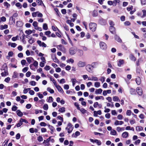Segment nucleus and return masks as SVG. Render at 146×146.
I'll use <instances>...</instances> for the list:
<instances>
[{
    "label": "nucleus",
    "mask_w": 146,
    "mask_h": 146,
    "mask_svg": "<svg viewBox=\"0 0 146 146\" xmlns=\"http://www.w3.org/2000/svg\"><path fill=\"white\" fill-rule=\"evenodd\" d=\"M74 128V126L70 123H69L67 125V127L66 128V129L68 131V133H70L72 132Z\"/></svg>",
    "instance_id": "nucleus-1"
},
{
    "label": "nucleus",
    "mask_w": 146,
    "mask_h": 146,
    "mask_svg": "<svg viewBox=\"0 0 146 146\" xmlns=\"http://www.w3.org/2000/svg\"><path fill=\"white\" fill-rule=\"evenodd\" d=\"M89 27L90 30L92 31H94L96 29L97 25L96 23H90Z\"/></svg>",
    "instance_id": "nucleus-2"
},
{
    "label": "nucleus",
    "mask_w": 146,
    "mask_h": 146,
    "mask_svg": "<svg viewBox=\"0 0 146 146\" xmlns=\"http://www.w3.org/2000/svg\"><path fill=\"white\" fill-rule=\"evenodd\" d=\"M100 45L101 49L105 50L107 49V46L105 43L102 42H100Z\"/></svg>",
    "instance_id": "nucleus-3"
},
{
    "label": "nucleus",
    "mask_w": 146,
    "mask_h": 146,
    "mask_svg": "<svg viewBox=\"0 0 146 146\" xmlns=\"http://www.w3.org/2000/svg\"><path fill=\"white\" fill-rule=\"evenodd\" d=\"M86 65V63L84 62L80 61L77 64V66L79 67L82 68L84 67Z\"/></svg>",
    "instance_id": "nucleus-4"
},
{
    "label": "nucleus",
    "mask_w": 146,
    "mask_h": 146,
    "mask_svg": "<svg viewBox=\"0 0 146 146\" xmlns=\"http://www.w3.org/2000/svg\"><path fill=\"white\" fill-rule=\"evenodd\" d=\"M137 92L139 95L141 96L143 94L142 89L140 87H137L136 88Z\"/></svg>",
    "instance_id": "nucleus-5"
},
{
    "label": "nucleus",
    "mask_w": 146,
    "mask_h": 146,
    "mask_svg": "<svg viewBox=\"0 0 146 146\" xmlns=\"http://www.w3.org/2000/svg\"><path fill=\"white\" fill-rule=\"evenodd\" d=\"M124 63V60L123 59H120L118 60L117 62V66L119 67H121Z\"/></svg>",
    "instance_id": "nucleus-6"
},
{
    "label": "nucleus",
    "mask_w": 146,
    "mask_h": 146,
    "mask_svg": "<svg viewBox=\"0 0 146 146\" xmlns=\"http://www.w3.org/2000/svg\"><path fill=\"white\" fill-rule=\"evenodd\" d=\"M37 42L40 46L44 47H46V45L44 43L41 42L40 40H38L37 41Z\"/></svg>",
    "instance_id": "nucleus-7"
},
{
    "label": "nucleus",
    "mask_w": 146,
    "mask_h": 146,
    "mask_svg": "<svg viewBox=\"0 0 146 146\" xmlns=\"http://www.w3.org/2000/svg\"><path fill=\"white\" fill-rule=\"evenodd\" d=\"M55 86L56 88L59 92L62 94H63L64 93L63 90L60 86L57 85Z\"/></svg>",
    "instance_id": "nucleus-8"
},
{
    "label": "nucleus",
    "mask_w": 146,
    "mask_h": 146,
    "mask_svg": "<svg viewBox=\"0 0 146 146\" xmlns=\"http://www.w3.org/2000/svg\"><path fill=\"white\" fill-rule=\"evenodd\" d=\"M124 123V122L122 121H119L117 120H116L114 123V124L115 125H121Z\"/></svg>",
    "instance_id": "nucleus-9"
},
{
    "label": "nucleus",
    "mask_w": 146,
    "mask_h": 146,
    "mask_svg": "<svg viewBox=\"0 0 146 146\" xmlns=\"http://www.w3.org/2000/svg\"><path fill=\"white\" fill-rule=\"evenodd\" d=\"M26 60L29 64H30L34 61V60L32 57H28L26 58Z\"/></svg>",
    "instance_id": "nucleus-10"
},
{
    "label": "nucleus",
    "mask_w": 146,
    "mask_h": 146,
    "mask_svg": "<svg viewBox=\"0 0 146 146\" xmlns=\"http://www.w3.org/2000/svg\"><path fill=\"white\" fill-rule=\"evenodd\" d=\"M76 51L73 48H71L69 50V53L72 55H74L76 53Z\"/></svg>",
    "instance_id": "nucleus-11"
},
{
    "label": "nucleus",
    "mask_w": 146,
    "mask_h": 146,
    "mask_svg": "<svg viewBox=\"0 0 146 146\" xmlns=\"http://www.w3.org/2000/svg\"><path fill=\"white\" fill-rule=\"evenodd\" d=\"M8 72L7 70H4V71L1 73V74L2 77L8 75Z\"/></svg>",
    "instance_id": "nucleus-12"
},
{
    "label": "nucleus",
    "mask_w": 146,
    "mask_h": 146,
    "mask_svg": "<svg viewBox=\"0 0 146 146\" xmlns=\"http://www.w3.org/2000/svg\"><path fill=\"white\" fill-rule=\"evenodd\" d=\"M128 133L127 132L125 131L122 133L121 136L123 138H126L128 136Z\"/></svg>",
    "instance_id": "nucleus-13"
},
{
    "label": "nucleus",
    "mask_w": 146,
    "mask_h": 146,
    "mask_svg": "<svg viewBox=\"0 0 146 146\" xmlns=\"http://www.w3.org/2000/svg\"><path fill=\"white\" fill-rule=\"evenodd\" d=\"M115 29L113 27L110 26V31L111 33L113 34L115 33Z\"/></svg>",
    "instance_id": "nucleus-14"
},
{
    "label": "nucleus",
    "mask_w": 146,
    "mask_h": 146,
    "mask_svg": "<svg viewBox=\"0 0 146 146\" xmlns=\"http://www.w3.org/2000/svg\"><path fill=\"white\" fill-rule=\"evenodd\" d=\"M80 134V132L78 131H76L75 133V134H73L72 135V137H73L76 138L78 136H79Z\"/></svg>",
    "instance_id": "nucleus-15"
},
{
    "label": "nucleus",
    "mask_w": 146,
    "mask_h": 146,
    "mask_svg": "<svg viewBox=\"0 0 146 146\" xmlns=\"http://www.w3.org/2000/svg\"><path fill=\"white\" fill-rule=\"evenodd\" d=\"M102 90L101 88L96 89L95 91V94H100L102 93Z\"/></svg>",
    "instance_id": "nucleus-16"
},
{
    "label": "nucleus",
    "mask_w": 146,
    "mask_h": 146,
    "mask_svg": "<svg viewBox=\"0 0 146 146\" xmlns=\"http://www.w3.org/2000/svg\"><path fill=\"white\" fill-rule=\"evenodd\" d=\"M13 53L12 51H9L8 53V55L6 56V58L7 59H9L10 57L13 56Z\"/></svg>",
    "instance_id": "nucleus-17"
},
{
    "label": "nucleus",
    "mask_w": 146,
    "mask_h": 146,
    "mask_svg": "<svg viewBox=\"0 0 146 146\" xmlns=\"http://www.w3.org/2000/svg\"><path fill=\"white\" fill-rule=\"evenodd\" d=\"M98 64L97 62H94L92 63L91 66L93 68H96L97 67Z\"/></svg>",
    "instance_id": "nucleus-18"
},
{
    "label": "nucleus",
    "mask_w": 146,
    "mask_h": 146,
    "mask_svg": "<svg viewBox=\"0 0 146 146\" xmlns=\"http://www.w3.org/2000/svg\"><path fill=\"white\" fill-rule=\"evenodd\" d=\"M110 134L113 135H117L116 131L113 129L111 130Z\"/></svg>",
    "instance_id": "nucleus-19"
},
{
    "label": "nucleus",
    "mask_w": 146,
    "mask_h": 146,
    "mask_svg": "<svg viewBox=\"0 0 146 146\" xmlns=\"http://www.w3.org/2000/svg\"><path fill=\"white\" fill-rule=\"evenodd\" d=\"M135 81L137 84L138 85L141 83V80L139 77H137L136 78Z\"/></svg>",
    "instance_id": "nucleus-20"
},
{
    "label": "nucleus",
    "mask_w": 146,
    "mask_h": 146,
    "mask_svg": "<svg viewBox=\"0 0 146 146\" xmlns=\"http://www.w3.org/2000/svg\"><path fill=\"white\" fill-rule=\"evenodd\" d=\"M18 76V74L17 72L16 71L14 72L13 74V75L12 76L13 78H17Z\"/></svg>",
    "instance_id": "nucleus-21"
},
{
    "label": "nucleus",
    "mask_w": 146,
    "mask_h": 146,
    "mask_svg": "<svg viewBox=\"0 0 146 146\" xmlns=\"http://www.w3.org/2000/svg\"><path fill=\"white\" fill-rule=\"evenodd\" d=\"M113 100L114 102H119L120 100L119 97L117 96H114L113 98Z\"/></svg>",
    "instance_id": "nucleus-22"
},
{
    "label": "nucleus",
    "mask_w": 146,
    "mask_h": 146,
    "mask_svg": "<svg viewBox=\"0 0 146 146\" xmlns=\"http://www.w3.org/2000/svg\"><path fill=\"white\" fill-rule=\"evenodd\" d=\"M9 45L11 46L13 48L15 47L17 45V44L15 43L9 42L8 43Z\"/></svg>",
    "instance_id": "nucleus-23"
},
{
    "label": "nucleus",
    "mask_w": 146,
    "mask_h": 146,
    "mask_svg": "<svg viewBox=\"0 0 146 146\" xmlns=\"http://www.w3.org/2000/svg\"><path fill=\"white\" fill-rule=\"evenodd\" d=\"M129 58L131 60L134 61H135L136 60V58H135L134 56L131 54L130 55Z\"/></svg>",
    "instance_id": "nucleus-24"
},
{
    "label": "nucleus",
    "mask_w": 146,
    "mask_h": 146,
    "mask_svg": "<svg viewBox=\"0 0 146 146\" xmlns=\"http://www.w3.org/2000/svg\"><path fill=\"white\" fill-rule=\"evenodd\" d=\"M71 81L72 82L73 86H74L75 84L77 82V81L75 78H72L71 79Z\"/></svg>",
    "instance_id": "nucleus-25"
},
{
    "label": "nucleus",
    "mask_w": 146,
    "mask_h": 146,
    "mask_svg": "<svg viewBox=\"0 0 146 146\" xmlns=\"http://www.w3.org/2000/svg\"><path fill=\"white\" fill-rule=\"evenodd\" d=\"M91 66L90 65H88L86 67V69L89 72H92V70L91 69Z\"/></svg>",
    "instance_id": "nucleus-26"
},
{
    "label": "nucleus",
    "mask_w": 146,
    "mask_h": 146,
    "mask_svg": "<svg viewBox=\"0 0 146 146\" xmlns=\"http://www.w3.org/2000/svg\"><path fill=\"white\" fill-rule=\"evenodd\" d=\"M8 28V25H1L0 26V29L1 30L5 29Z\"/></svg>",
    "instance_id": "nucleus-27"
},
{
    "label": "nucleus",
    "mask_w": 146,
    "mask_h": 146,
    "mask_svg": "<svg viewBox=\"0 0 146 146\" xmlns=\"http://www.w3.org/2000/svg\"><path fill=\"white\" fill-rule=\"evenodd\" d=\"M78 55L80 56H82L83 54V52L82 50H78Z\"/></svg>",
    "instance_id": "nucleus-28"
},
{
    "label": "nucleus",
    "mask_w": 146,
    "mask_h": 146,
    "mask_svg": "<svg viewBox=\"0 0 146 146\" xmlns=\"http://www.w3.org/2000/svg\"><path fill=\"white\" fill-rule=\"evenodd\" d=\"M115 40L119 42H121L122 41L120 38L116 35H115Z\"/></svg>",
    "instance_id": "nucleus-29"
},
{
    "label": "nucleus",
    "mask_w": 146,
    "mask_h": 146,
    "mask_svg": "<svg viewBox=\"0 0 146 146\" xmlns=\"http://www.w3.org/2000/svg\"><path fill=\"white\" fill-rule=\"evenodd\" d=\"M17 115L20 117H21L23 115L22 113L19 110H17L16 111Z\"/></svg>",
    "instance_id": "nucleus-30"
},
{
    "label": "nucleus",
    "mask_w": 146,
    "mask_h": 146,
    "mask_svg": "<svg viewBox=\"0 0 146 146\" xmlns=\"http://www.w3.org/2000/svg\"><path fill=\"white\" fill-rule=\"evenodd\" d=\"M136 129L137 131H141L143 130V128L141 126H137L136 128Z\"/></svg>",
    "instance_id": "nucleus-31"
},
{
    "label": "nucleus",
    "mask_w": 146,
    "mask_h": 146,
    "mask_svg": "<svg viewBox=\"0 0 146 146\" xmlns=\"http://www.w3.org/2000/svg\"><path fill=\"white\" fill-rule=\"evenodd\" d=\"M94 86L96 88L99 87L100 86V84L99 82H96L94 83Z\"/></svg>",
    "instance_id": "nucleus-32"
},
{
    "label": "nucleus",
    "mask_w": 146,
    "mask_h": 146,
    "mask_svg": "<svg viewBox=\"0 0 146 146\" xmlns=\"http://www.w3.org/2000/svg\"><path fill=\"white\" fill-rule=\"evenodd\" d=\"M66 62L68 63H70L71 64H73L74 62V60L73 59L70 58L69 59H68L66 60Z\"/></svg>",
    "instance_id": "nucleus-33"
},
{
    "label": "nucleus",
    "mask_w": 146,
    "mask_h": 146,
    "mask_svg": "<svg viewBox=\"0 0 146 146\" xmlns=\"http://www.w3.org/2000/svg\"><path fill=\"white\" fill-rule=\"evenodd\" d=\"M58 48L60 50L62 51H65V48L64 46L62 45H59L58 46Z\"/></svg>",
    "instance_id": "nucleus-34"
},
{
    "label": "nucleus",
    "mask_w": 146,
    "mask_h": 146,
    "mask_svg": "<svg viewBox=\"0 0 146 146\" xmlns=\"http://www.w3.org/2000/svg\"><path fill=\"white\" fill-rule=\"evenodd\" d=\"M9 21H11V24L13 23H15V19H14L13 17H11L9 19Z\"/></svg>",
    "instance_id": "nucleus-35"
},
{
    "label": "nucleus",
    "mask_w": 146,
    "mask_h": 146,
    "mask_svg": "<svg viewBox=\"0 0 146 146\" xmlns=\"http://www.w3.org/2000/svg\"><path fill=\"white\" fill-rule=\"evenodd\" d=\"M58 80L60 84H63L66 83L65 80L64 78L61 79L60 81Z\"/></svg>",
    "instance_id": "nucleus-36"
},
{
    "label": "nucleus",
    "mask_w": 146,
    "mask_h": 146,
    "mask_svg": "<svg viewBox=\"0 0 146 146\" xmlns=\"http://www.w3.org/2000/svg\"><path fill=\"white\" fill-rule=\"evenodd\" d=\"M65 108L64 107H62L59 108L58 111L61 113H64L65 111Z\"/></svg>",
    "instance_id": "nucleus-37"
},
{
    "label": "nucleus",
    "mask_w": 146,
    "mask_h": 146,
    "mask_svg": "<svg viewBox=\"0 0 146 146\" xmlns=\"http://www.w3.org/2000/svg\"><path fill=\"white\" fill-rule=\"evenodd\" d=\"M23 124V122L21 119L19 121V122L17 124L16 126L17 127H19L21 126Z\"/></svg>",
    "instance_id": "nucleus-38"
},
{
    "label": "nucleus",
    "mask_w": 146,
    "mask_h": 146,
    "mask_svg": "<svg viewBox=\"0 0 146 146\" xmlns=\"http://www.w3.org/2000/svg\"><path fill=\"white\" fill-rule=\"evenodd\" d=\"M44 110H47L48 108V105L47 104H45L44 105L43 107Z\"/></svg>",
    "instance_id": "nucleus-39"
},
{
    "label": "nucleus",
    "mask_w": 146,
    "mask_h": 146,
    "mask_svg": "<svg viewBox=\"0 0 146 146\" xmlns=\"http://www.w3.org/2000/svg\"><path fill=\"white\" fill-rule=\"evenodd\" d=\"M4 5L7 8H9L10 7V5L7 2L4 3Z\"/></svg>",
    "instance_id": "nucleus-40"
},
{
    "label": "nucleus",
    "mask_w": 146,
    "mask_h": 146,
    "mask_svg": "<svg viewBox=\"0 0 146 146\" xmlns=\"http://www.w3.org/2000/svg\"><path fill=\"white\" fill-rule=\"evenodd\" d=\"M19 37L18 36H17L15 37H13L12 38V40L13 41H15L19 40Z\"/></svg>",
    "instance_id": "nucleus-41"
},
{
    "label": "nucleus",
    "mask_w": 146,
    "mask_h": 146,
    "mask_svg": "<svg viewBox=\"0 0 146 146\" xmlns=\"http://www.w3.org/2000/svg\"><path fill=\"white\" fill-rule=\"evenodd\" d=\"M47 90L51 94H53L54 92V90L50 88H48Z\"/></svg>",
    "instance_id": "nucleus-42"
},
{
    "label": "nucleus",
    "mask_w": 146,
    "mask_h": 146,
    "mask_svg": "<svg viewBox=\"0 0 146 146\" xmlns=\"http://www.w3.org/2000/svg\"><path fill=\"white\" fill-rule=\"evenodd\" d=\"M51 33V32L50 31H45V34L48 37H50V34Z\"/></svg>",
    "instance_id": "nucleus-43"
},
{
    "label": "nucleus",
    "mask_w": 146,
    "mask_h": 146,
    "mask_svg": "<svg viewBox=\"0 0 146 146\" xmlns=\"http://www.w3.org/2000/svg\"><path fill=\"white\" fill-rule=\"evenodd\" d=\"M36 2L37 3L38 5H42V4H43V3L42 1H40L39 0H36Z\"/></svg>",
    "instance_id": "nucleus-44"
},
{
    "label": "nucleus",
    "mask_w": 146,
    "mask_h": 146,
    "mask_svg": "<svg viewBox=\"0 0 146 146\" xmlns=\"http://www.w3.org/2000/svg\"><path fill=\"white\" fill-rule=\"evenodd\" d=\"M34 62L33 65L35 67H37L38 66V62L36 60H34Z\"/></svg>",
    "instance_id": "nucleus-45"
},
{
    "label": "nucleus",
    "mask_w": 146,
    "mask_h": 146,
    "mask_svg": "<svg viewBox=\"0 0 146 146\" xmlns=\"http://www.w3.org/2000/svg\"><path fill=\"white\" fill-rule=\"evenodd\" d=\"M119 1L117 0H114L112 1L113 5L115 6L117 3H119Z\"/></svg>",
    "instance_id": "nucleus-46"
},
{
    "label": "nucleus",
    "mask_w": 146,
    "mask_h": 146,
    "mask_svg": "<svg viewBox=\"0 0 146 146\" xmlns=\"http://www.w3.org/2000/svg\"><path fill=\"white\" fill-rule=\"evenodd\" d=\"M79 110H80V111L83 114H84V113H86L87 111L86 110H85V109L83 108L81 109L80 108Z\"/></svg>",
    "instance_id": "nucleus-47"
},
{
    "label": "nucleus",
    "mask_w": 146,
    "mask_h": 146,
    "mask_svg": "<svg viewBox=\"0 0 146 146\" xmlns=\"http://www.w3.org/2000/svg\"><path fill=\"white\" fill-rule=\"evenodd\" d=\"M25 33L28 35H29L32 33V31L31 30H26L25 31Z\"/></svg>",
    "instance_id": "nucleus-48"
},
{
    "label": "nucleus",
    "mask_w": 146,
    "mask_h": 146,
    "mask_svg": "<svg viewBox=\"0 0 146 146\" xmlns=\"http://www.w3.org/2000/svg\"><path fill=\"white\" fill-rule=\"evenodd\" d=\"M15 6L19 8H22V5L20 3L18 2L15 4Z\"/></svg>",
    "instance_id": "nucleus-49"
},
{
    "label": "nucleus",
    "mask_w": 146,
    "mask_h": 146,
    "mask_svg": "<svg viewBox=\"0 0 146 146\" xmlns=\"http://www.w3.org/2000/svg\"><path fill=\"white\" fill-rule=\"evenodd\" d=\"M31 89V88H30L25 89L23 91V92L24 94H27L28 91L30 90Z\"/></svg>",
    "instance_id": "nucleus-50"
},
{
    "label": "nucleus",
    "mask_w": 146,
    "mask_h": 146,
    "mask_svg": "<svg viewBox=\"0 0 146 146\" xmlns=\"http://www.w3.org/2000/svg\"><path fill=\"white\" fill-rule=\"evenodd\" d=\"M43 29L45 30H46L48 29V27L46 23H44L43 24Z\"/></svg>",
    "instance_id": "nucleus-51"
},
{
    "label": "nucleus",
    "mask_w": 146,
    "mask_h": 146,
    "mask_svg": "<svg viewBox=\"0 0 146 146\" xmlns=\"http://www.w3.org/2000/svg\"><path fill=\"white\" fill-rule=\"evenodd\" d=\"M53 101V99L52 97L50 96L49 97L47 101V102L49 103H51Z\"/></svg>",
    "instance_id": "nucleus-52"
},
{
    "label": "nucleus",
    "mask_w": 146,
    "mask_h": 146,
    "mask_svg": "<svg viewBox=\"0 0 146 146\" xmlns=\"http://www.w3.org/2000/svg\"><path fill=\"white\" fill-rule=\"evenodd\" d=\"M98 13L97 11L96 10H94L93 11L92 13V15L94 17H96L97 16Z\"/></svg>",
    "instance_id": "nucleus-53"
},
{
    "label": "nucleus",
    "mask_w": 146,
    "mask_h": 146,
    "mask_svg": "<svg viewBox=\"0 0 146 146\" xmlns=\"http://www.w3.org/2000/svg\"><path fill=\"white\" fill-rule=\"evenodd\" d=\"M95 143H96L98 145H100L101 144V141L100 140L97 139H96Z\"/></svg>",
    "instance_id": "nucleus-54"
},
{
    "label": "nucleus",
    "mask_w": 146,
    "mask_h": 146,
    "mask_svg": "<svg viewBox=\"0 0 146 146\" xmlns=\"http://www.w3.org/2000/svg\"><path fill=\"white\" fill-rule=\"evenodd\" d=\"M38 13V11L33 13H32V16L33 17H36V16L37 15V14Z\"/></svg>",
    "instance_id": "nucleus-55"
},
{
    "label": "nucleus",
    "mask_w": 146,
    "mask_h": 146,
    "mask_svg": "<svg viewBox=\"0 0 146 146\" xmlns=\"http://www.w3.org/2000/svg\"><path fill=\"white\" fill-rule=\"evenodd\" d=\"M36 83L35 82L33 81H32L30 82V84L32 86H35L36 85Z\"/></svg>",
    "instance_id": "nucleus-56"
},
{
    "label": "nucleus",
    "mask_w": 146,
    "mask_h": 146,
    "mask_svg": "<svg viewBox=\"0 0 146 146\" xmlns=\"http://www.w3.org/2000/svg\"><path fill=\"white\" fill-rule=\"evenodd\" d=\"M43 139L41 136H39L37 137V140L39 141H43Z\"/></svg>",
    "instance_id": "nucleus-57"
},
{
    "label": "nucleus",
    "mask_w": 146,
    "mask_h": 146,
    "mask_svg": "<svg viewBox=\"0 0 146 146\" xmlns=\"http://www.w3.org/2000/svg\"><path fill=\"white\" fill-rule=\"evenodd\" d=\"M52 60L53 61L56 63H57L58 61V60L54 56V57H52Z\"/></svg>",
    "instance_id": "nucleus-58"
},
{
    "label": "nucleus",
    "mask_w": 146,
    "mask_h": 146,
    "mask_svg": "<svg viewBox=\"0 0 146 146\" xmlns=\"http://www.w3.org/2000/svg\"><path fill=\"white\" fill-rule=\"evenodd\" d=\"M130 123L131 125H132L136 123V121L134 119H132L130 121Z\"/></svg>",
    "instance_id": "nucleus-59"
},
{
    "label": "nucleus",
    "mask_w": 146,
    "mask_h": 146,
    "mask_svg": "<svg viewBox=\"0 0 146 146\" xmlns=\"http://www.w3.org/2000/svg\"><path fill=\"white\" fill-rule=\"evenodd\" d=\"M117 118L119 120H121L123 118V116L121 114H119L117 116Z\"/></svg>",
    "instance_id": "nucleus-60"
},
{
    "label": "nucleus",
    "mask_w": 146,
    "mask_h": 146,
    "mask_svg": "<svg viewBox=\"0 0 146 146\" xmlns=\"http://www.w3.org/2000/svg\"><path fill=\"white\" fill-rule=\"evenodd\" d=\"M37 95L39 97V98L40 99H42L43 98V95L40 93H38L37 94Z\"/></svg>",
    "instance_id": "nucleus-61"
},
{
    "label": "nucleus",
    "mask_w": 146,
    "mask_h": 146,
    "mask_svg": "<svg viewBox=\"0 0 146 146\" xmlns=\"http://www.w3.org/2000/svg\"><path fill=\"white\" fill-rule=\"evenodd\" d=\"M92 81H97L98 80V78L96 77L92 76Z\"/></svg>",
    "instance_id": "nucleus-62"
},
{
    "label": "nucleus",
    "mask_w": 146,
    "mask_h": 146,
    "mask_svg": "<svg viewBox=\"0 0 146 146\" xmlns=\"http://www.w3.org/2000/svg\"><path fill=\"white\" fill-rule=\"evenodd\" d=\"M131 111L130 110H127V111H126V114L127 115H128V116H130L131 115Z\"/></svg>",
    "instance_id": "nucleus-63"
},
{
    "label": "nucleus",
    "mask_w": 146,
    "mask_h": 146,
    "mask_svg": "<svg viewBox=\"0 0 146 146\" xmlns=\"http://www.w3.org/2000/svg\"><path fill=\"white\" fill-rule=\"evenodd\" d=\"M130 92L131 94H134L135 92V90L131 88L130 90Z\"/></svg>",
    "instance_id": "nucleus-64"
}]
</instances>
